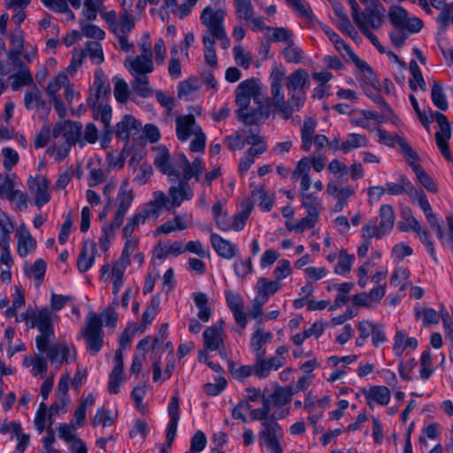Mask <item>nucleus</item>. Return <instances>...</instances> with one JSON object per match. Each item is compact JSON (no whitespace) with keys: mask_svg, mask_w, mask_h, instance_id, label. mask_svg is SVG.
Instances as JSON below:
<instances>
[{"mask_svg":"<svg viewBox=\"0 0 453 453\" xmlns=\"http://www.w3.org/2000/svg\"><path fill=\"white\" fill-rule=\"evenodd\" d=\"M271 96L267 104L261 102V88L257 79L242 81L236 88L235 114L238 120L246 126L256 125L267 119L274 109L284 119L291 118L300 111L306 101V93L311 84L308 72L298 68L285 77L283 71L275 67L270 73Z\"/></svg>","mask_w":453,"mask_h":453,"instance_id":"nucleus-1","label":"nucleus"},{"mask_svg":"<svg viewBox=\"0 0 453 453\" xmlns=\"http://www.w3.org/2000/svg\"><path fill=\"white\" fill-rule=\"evenodd\" d=\"M82 126L76 122L65 121L58 123L52 130L42 129L35 141L36 148H42L50 143L48 153L58 161L63 160L69 153L71 146L76 142L81 134Z\"/></svg>","mask_w":453,"mask_h":453,"instance_id":"nucleus-2","label":"nucleus"},{"mask_svg":"<svg viewBox=\"0 0 453 453\" xmlns=\"http://www.w3.org/2000/svg\"><path fill=\"white\" fill-rule=\"evenodd\" d=\"M93 89L96 90V98L89 97L88 100L91 101L90 107L94 119L100 120L103 124L101 145L103 148H107L113 133L111 127L112 111L109 104H104V101L110 96L111 88L110 85L106 84V76L101 68H98L95 73Z\"/></svg>","mask_w":453,"mask_h":453,"instance_id":"nucleus-3","label":"nucleus"},{"mask_svg":"<svg viewBox=\"0 0 453 453\" xmlns=\"http://www.w3.org/2000/svg\"><path fill=\"white\" fill-rule=\"evenodd\" d=\"M58 318L57 313L44 307L37 311L27 310L21 314L20 319L16 318V322L25 321L28 326L39 330L40 334L35 337V346L38 351L43 353L55 337L53 323Z\"/></svg>","mask_w":453,"mask_h":453,"instance_id":"nucleus-4","label":"nucleus"},{"mask_svg":"<svg viewBox=\"0 0 453 453\" xmlns=\"http://www.w3.org/2000/svg\"><path fill=\"white\" fill-rule=\"evenodd\" d=\"M417 116L427 130L429 129V123L434 120L438 123L440 131L436 132L434 134L436 145L445 159L451 162L452 156L448 143L451 138V128L448 118L439 111L434 113L431 110H429L427 113L420 111Z\"/></svg>","mask_w":453,"mask_h":453,"instance_id":"nucleus-5","label":"nucleus"},{"mask_svg":"<svg viewBox=\"0 0 453 453\" xmlns=\"http://www.w3.org/2000/svg\"><path fill=\"white\" fill-rule=\"evenodd\" d=\"M84 420V404L81 403L71 422L69 424H59L57 426L59 438L69 445L72 453H85V445L76 434V430L83 426Z\"/></svg>","mask_w":453,"mask_h":453,"instance_id":"nucleus-6","label":"nucleus"},{"mask_svg":"<svg viewBox=\"0 0 453 453\" xmlns=\"http://www.w3.org/2000/svg\"><path fill=\"white\" fill-rule=\"evenodd\" d=\"M86 342L87 349L92 354L96 355L104 346V333L103 330V321L101 316L96 312H89L86 326Z\"/></svg>","mask_w":453,"mask_h":453,"instance_id":"nucleus-7","label":"nucleus"},{"mask_svg":"<svg viewBox=\"0 0 453 453\" xmlns=\"http://www.w3.org/2000/svg\"><path fill=\"white\" fill-rule=\"evenodd\" d=\"M263 429L259 434L260 440L263 441L271 453H282V448L280 440L283 437L281 426L274 418H269L262 423Z\"/></svg>","mask_w":453,"mask_h":453,"instance_id":"nucleus-8","label":"nucleus"},{"mask_svg":"<svg viewBox=\"0 0 453 453\" xmlns=\"http://www.w3.org/2000/svg\"><path fill=\"white\" fill-rule=\"evenodd\" d=\"M317 127V120L311 117H306L301 128L302 149L309 151L311 148L312 142L319 150L329 143L328 138L324 134L314 135Z\"/></svg>","mask_w":453,"mask_h":453,"instance_id":"nucleus-9","label":"nucleus"},{"mask_svg":"<svg viewBox=\"0 0 453 453\" xmlns=\"http://www.w3.org/2000/svg\"><path fill=\"white\" fill-rule=\"evenodd\" d=\"M27 187L34 196V204L41 209L50 200V182L42 175L30 176L27 180Z\"/></svg>","mask_w":453,"mask_h":453,"instance_id":"nucleus-10","label":"nucleus"},{"mask_svg":"<svg viewBox=\"0 0 453 453\" xmlns=\"http://www.w3.org/2000/svg\"><path fill=\"white\" fill-rule=\"evenodd\" d=\"M224 324L223 319H219L203 331L205 350L214 351L224 347Z\"/></svg>","mask_w":453,"mask_h":453,"instance_id":"nucleus-11","label":"nucleus"},{"mask_svg":"<svg viewBox=\"0 0 453 453\" xmlns=\"http://www.w3.org/2000/svg\"><path fill=\"white\" fill-rule=\"evenodd\" d=\"M17 238V253L21 257H27L36 249V240L32 236L25 224H20L15 232Z\"/></svg>","mask_w":453,"mask_h":453,"instance_id":"nucleus-12","label":"nucleus"},{"mask_svg":"<svg viewBox=\"0 0 453 453\" xmlns=\"http://www.w3.org/2000/svg\"><path fill=\"white\" fill-rule=\"evenodd\" d=\"M334 44L338 51H345L346 55L353 61L367 80H369L372 84L374 82H378L372 68L366 62L361 60L341 37H339L337 42L335 41Z\"/></svg>","mask_w":453,"mask_h":453,"instance_id":"nucleus-13","label":"nucleus"},{"mask_svg":"<svg viewBox=\"0 0 453 453\" xmlns=\"http://www.w3.org/2000/svg\"><path fill=\"white\" fill-rule=\"evenodd\" d=\"M43 353L47 354V357L52 365L58 367L64 362H72L75 358V350L72 346L64 343H58L52 346L50 344L47 350Z\"/></svg>","mask_w":453,"mask_h":453,"instance_id":"nucleus-14","label":"nucleus"},{"mask_svg":"<svg viewBox=\"0 0 453 453\" xmlns=\"http://www.w3.org/2000/svg\"><path fill=\"white\" fill-rule=\"evenodd\" d=\"M365 12H362V20L369 24L373 29H379L385 17L386 9L378 0H372L365 4Z\"/></svg>","mask_w":453,"mask_h":453,"instance_id":"nucleus-15","label":"nucleus"},{"mask_svg":"<svg viewBox=\"0 0 453 453\" xmlns=\"http://www.w3.org/2000/svg\"><path fill=\"white\" fill-rule=\"evenodd\" d=\"M224 16L225 11L223 9L219 8L214 12L211 6H207L203 10L200 19L202 23L214 35L218 33L219 29H224Z\"/></svg>","mask_w":453,"mask_h":453,"instance_id":"nucleus-16","label":"nucleus"},{"mask_svg":"<svg viewBox=\"0 0 453 453\" xmlns=\"http://www.w3.org/2000/svg\"><path fill=\"white\" fill-rule=\"evenodd\" d=\"M168 415L170 420L167 426L165 444L166 447L170 448L175 439L178 422L180 419L179 399L176 395L172 396L170 400L168 405Z\"/></svg>","mask_w":453,"mask_h":453,"instance_id":"nucleus-17","label":"nucleus"},{"mask_svg":"<svg viewBox=\"0 0 453 453\" xmlns=\"http://www.w3.org/2000/svg\"><path fill=\"white\" fill-rule=\"evenodd\" d=\"M141 127L142 124L139 120L130 114H126L116 125L115 134L119 139L125 142L126 146H128L132 130L138 132Z\"/></svg>","mask_w":453,"mask_h":453,"instance_id":"nucleus-18","label":"nucleus"},{"mask_svg":"<svg viewBox=\"0 0 453 453\" xmlns=\"http://www.w3.org/2000/svg\"><path fill=\"white\" fill-rule=\"evenodd\" d=\"M125 66L133 76L146 75L154 70L152 59L140 56L134 58L128 57L125 61Z\"/></svg>","mask_w":453,"mask_h":453,"instance_id":"nucleus-19","label":"nucleus"},{"mask_svg":"<svg viewBox=\"0 0 453 453\" xmlns=\"http://www.w3.org/2000/svg\"><path fill=\"white\" fill-rule=\"evenodd\" d=\"M168 195L174 207H179L185 200H190L193 197V191L185 180H179L177 185H173L168 190Z\"/></svg>","mask_w":453,"mask_h":453,"instance_id":"nucleus-20","label":"nucleus"},{"mask_svg":"<svg viewBox=\"0 0 453 453\" xmlns=\"http://www.w3.org/2000/svg\"><path fill=\"white\" fill-rule=\"evenodd\" d=\"M210 239L212 248L219 257L231 259L236 256L237 248L231 242L222 238L218 234H211Z\"/></svg>","mask_w":453,"mask_h":453,"instance_id":"nucleus-21","label":"nucleus"},{"mask_svg":"<svg viewBox=\"0 0 453 453\" xmlns=\"http://www.w3.org/2000/svg\"><path fill=\"white\" fill-rule=\"evenodd\" d=\"M42 354L43 353L39 351L38 354H35L34 356H26L23 359L22 365L24 367L30 368L31 373L35 377L42 378L47 372V359Z\"/></svg>","mask_w":453,"mask_h":453,"instance_id":"nucleus-22","label":"nucleus"},{"mask_svg":"<svg viewBox=\"0 0 453 453\" xmlns=\"http://www.w3.org/2000/svg\"><path fill=\"white\" fill-rule=\"evenodd\" d=\"M176 135L181 141H187L192 133L195 134L196 119L192 114L180 115L176 118Z\"/></svg>","mask_w":453,"mask_h":453,"instance_id":"nucleus-23","label":"nucleus"},{"mask_svg":"<svg viewBox=\"0 0 453 453\" xmlns=\"http://www.w3.org/2000/svg\"><path fill=\"white\" fill-rule=\"evenodd\" d=\"M154 165L164 174L168 175L170 178L173 177L175 179H179L180 176V172L175 169L173 164L170 162V153L165 147L158 150V153L154 159Z\"/></svg>","mask_w":453,"mask_h":453,"instance_id":"nucleus-24","label":"nucleus"},{"mask_svg":"<svg viewBox=\"0 0 453 453\" xmlns=\"http://www.w3.org/2000/svg\"><path fill=\"white\" fill-rule=\"evenodd\" d=\"M157 215V210L153 207H145L138 213L130 218L123 228V234L125 238L132 236L134 229L141 224H143L150 216Z\"/></svg>","mask_w":453,"mask_h":453,"instance_id":"nucleus-25","label":"nucleus"},{"mask_svg":"<svg viewBox=\"0 0 453 453\" xmlns=\"http://www.w3.org/2000/svg\"><path fill=\"white\" fill-rule=\"evenodd\" d=\"M24 48V35L20 29L13 32L11 37V50L8 53V61L13 65H20L19 56Z\"/></svg>","mask_w":453,"mask_h":453,"instance_id":"nucleus-26","label":"nucleus"},{"mask_svg":"<svg viewBox=\"0 0 453 453\" xmlns=\"http://www.w3.org/2000/svg\"><path fill=\"white\" fill-rule=\"evenodd\" d=\"M46 268V262L42 258H38L33 264L25 266V275L33 280L36 287H39L44 280Z\"/></svg>","mask_w":453,"mask_h":453,"instance_id":"nucleus-27","label":"nucleus"},{"mask_svg":"<svg viewBox=\"0 0 453 453\" xmlns=\"http://www.w3.org/2000/svg\"><path fill=\"white\" fill-rule=\"evenodd\" d=\"M129 264H130L129 259H126L124 257H119L112 265V268H111V276H112V283H113L112 293L116 296L119 294V289L123 284L124 273Z\"/></svg>","mask_w":453,"mask_h":453,"instance_id":"nucleus-28","label":"nucleus"},{"mask_svg":"<svg viewBox=\"0 0 453 453\" xmlns=\"http://www.w3.org/2000/svg\"><path fill=\"white\" fill-rule=\"evenodd\" d=\"M367 404L372 408V402L387 405L390 400V391L386 386H372L366 393Z\"/></svg>","mask_w":453,"mask_h":453,"instance_id":"nucleus-29","label":"nucleus"},{"mask_svg":"<svg viewBox=\"0 0 453 453\" xmlns=\"http://www.w3.org/2000/svg\"><path fill=\"white\" fill-rule=\"evenodd\" d=\"M409 219L411 220V230L418 235L420 241L425 244L433 258L436 260L435 250L433 242L429 238V232L411 215V211H409Z\"/></svg>","mask_w":453,"mask_h":453,"instance_id":"nucleus-30","label":"nucleus"},{"mask_svg":"<svg viewBox=\"0 0 453 453\" xmlns=\"http://www.w3.org/2000/svg\"><path fill=\"white\" fill-rule=\"evenodd\" d=\"M409 219L411 220V230L418 235L420 241L425 244L433 258L436 260L435 250L433 242L429 238V232L411 215V211H409Z\"/></svg>","mask_w":453,"mask_h":453,"instance_id":"nucleus-31","label":"nucleus"},{"mask_svg":"<svg viewBox=\"0 0 453 453\" xmlns=\"http://www.w3.org/2000/svg\"><path fill=\"white\" fill-rule=\"evenodd\" d=\"M280 288V283L277 280H268L266 278H259L256 288L257 290V296L261 298V300H265L267 302L269 296L271 295L275 294Z\"/></svg>","mask_w":453,"mask_h":453,"instance_id":"nucleus-32","label":"nucleus"},{"mask_svg":"<svg viewBox=\"0 0 453 453\" xmlns=\"http://www.w3.org/2000/svg\"><path fill=\"white\" fill-rule=\"evenodd\" d=\"M296 391L293 387H278L271 394L270 397L275 406L282 407L291 402L293 395Z\"/></svg>","mask_w":453,"mask_h":453,"instance_id":"nucleus-33","label":"nucleus"},{"mask_svg":"<svg viewBox=\"0 0 453 453\" xmlns=\"http://www.w3.org/2000/svg\"><path fill=\"white\" fill-rule=\"evenodd\" d=\"M128 180L126 179L119 186L117 196L118 210L127 211L134 200L133 190L128 188Z\"/></svg>","mask_w":453,"mask_h":453,"instance_id":"nucleus-34","label":"nucleus"},{"mask_svg":"<svg viewBox=\"0 0 453 453\" xmlns=\"http://www.w3.org/2000/svg\"><path fill=\"white\" fill-rule=\"evenodd\" d=\"M131 86L134 92L142 98L150 97L153 94V91L149 85V78L147 75L134 76Z\"/></svg>","mask_w":453,"mask_h":453,"instance_id":"nucleus-35","label":"nucleus"},{"mask_svg":"<svg viewBox=\"0 0 453 453\" xmlns=\"http://www.w3.org/2000/svg\"><path fill=\"white\" fill-rule=\"evenodd\" d=\"M368 139L365 134H349L343 142L341 144V150L344 153H349L354 149L366 147Z\"/></svg>","mask_w":453,"mask_h":453,"instance_id":"nucleus-36","label":"nucleus"},{"mask_svg":"<svg viewBox=\"0 0 453 453\" xmlns=\"http://www.w3.org/2000/svg\"><path fill=\"white\" fill-rule=\"evenodd\" d=\"M68 83L69 80L67 75L64 72L59 73L53 80L50 81L46 88L47 95L50 98L58 97V91L62 88L65 89Z\"/></svg>","mask_w":453,"mask_h":453,"instance_id":"nucleus-37","label":"nucleus"},{"mask_svg":"<svg viewBox=\"0 0 453 453\" xmlns=\"http://www.w3.org/2000/svg\"><path fill=\"white\" fill-rule=\"evenodd\" d=\"M53 415H50V414L47 413L46 404L44 403H42L39 405V408L35 413V420H34L35 426L40 434L42 433L47 426L51 425V423H52L51 417Z\"/></svg>","mask_w":453,"mask_h":453,"instance_id":"nucleus-38","label":"nucleus"},{"mask_svg":"<svg viewBox=\"0 0 453 453\" xmlns=\"http://www.w3.org/2000/svg\"><path fill=\"white\" fill-rule=\"evenodd\" d=\"M380 226L387 234L389 232L395 223V212L391 205L384 204L380 209Z\"/></svg>","mask_w":453,"mask_h":453,"instance_id":"nucleus-39","label":"nucleus"},{"mask_svg":"<svg viewBox=\"0 0 453 453\" xmlns=\"http://www.w3.org/2000/svg\"><path fill=\"white\" fill-rule=\"evenodd\" d=\"M5 198L14 205L15 211H25L28 207V197L26 193L19 189H13L7 194Z\"/></svg>","mask_w":453,"mask_h":453,"instance_id":"nucleus-40","label":"nucleus"},{"mask_svg":"<svg viewBox=\"0 0 453 453\" xmlns=\"http://www.w3.org/2000/svg\"><path fill=\"white\" fill-rule=\"evenodd\" d=\"M234 13L239 19H250L254 14L251 0H234Z\"/></svg>","mask_w":453,"mask_h":453,"instance_id":"nucleus-41","label":"nucleus"},{"mask_svg":"<svg viewBox=\"0 0 453 453\" xmlns=\"http://www.w3.org/2000/svg\"><path fill=\"white\" fill-rule=\"evenodd\" d=\"M266 30L273 31V34L267 37L269 42H283L288 44L294 40L293 33L285 27H267Z\"/></svg>","mask_w":453,"mask_h":453,"instance_id":"nucleus-42","label":"nucleus"},{"mask_svg":"<svg viewBox=\"0 0 453 453\" xmlns=\"http://www.w3.org/2000/svg\"><path fill=\"white\" fill-rule=\"evenodd\" d=\"M388 18L394 27L403 29V27L408 18V13L404 8L398 5H393L389 9Z\"/></svg>","mask_w":453,"mask_h":453,"instance_id":"nucleus-43","label":"nucleus"},{"mask_svg":"<svg viewBox=\"0 0 453 453\" xmlns=\"http://www.w3.org/2000/svg\"><path fill=\"white\" fill-rule=\"evenodd\" d=\"M19 65V72L12 75V88L13 90H18L21 87L28 85L33 82V77L29 70L27 67L22 66L21 64Z\"/></svg>","mask_w":453,"mask_h":453,"instance_id":"nucleus-44","label":"nucleus"},{"mask_svg":"<svg viewBox=\"0 0 453 453\" xmlns=\"http://www.w3.org/2000/svg\"><path fill=\"white\" fill-rule=\"evenodd\" d=\"M410 72L413 77V80H410L409 85L411 90L416 91L418 86L422 89L426 90V81L423 78L422 73L420 71L419 66L418 65L415 60H411L410 62Z\"/></svg>","mask_w":453,"mask_h":453,"instance_id":"nucleus-45","label":"nucleus"},{"mask_svg":"<svg viewBox=\"0 0 453 453\" xmlns=\"http://www.w3.org/2000/svg\"><path fill=\"white\" fill-rule=\"evenodd\" d=\"M413 172L415 173L419 183L429 192L436 193L437 187L433 178L424 170L421 165H413Z\"/></svg>","mask_w":453,"mask_h":453,"instance_id":"nucleus-46","label":"nucleus"},{"mask_svg":"<svg viewBox=\"0 0 453 453\" xmlns=\"http://www.w3.org/2000/svg\"><path fill=\"white\" fill-rule=\"evenodd\" d=\"M302 205L306 209L307 213L310 214V216H316L319 218L320 202L317 196L310 193L303 192Z\"/></svg>","mask_w":453,"mask_h":453,"instance_id":"nucleus-47","label":"nucleus"},{"mask_svg":"<svg viewBox=\"0 0 453 453\" xmlns=\"http://www.w3.org/2000/svg\"><path fill=\"white\" fill-rule=\"evenodd\" d=\"M282 55L288 63L299 64L303 59V51L295 45L294 40L283 49Z\"/></svg>","mask_w":453,"mask_h":453,"instance_id":"nucleus-48","label":"nucleus"},{"mask_svg":"<svg viewBox=\"0 0 453 453\" xmlns=\"http://www.w3.org/2000/svg\"><path fill=\"white\" fill-rule=\"evenodd\" d=\"M114 96L120 104H126L129 97V88L127 83L121 78L114 77Z\"/></svg>","mask_w":453,"mask_h":453,"instance_id":"nucleus-49","label":"nucleus"},{"mask_svg":"<svg viewBox=\"0 0 453 453\" xmlns=\"http://www.w3.org/2000/svg\"><path fill=\"white\" fill-rule=\"evenodd\" d=\"M431 99L434 104L441 111H446L449 107L448 101L443 93L442 86L434 82L431 89Z\"/></svg>","mask_w":453,"mask_h":453,"instance_id":"nucleus-50","label":"nucleus"},{"mask_svg":"<svg viewBox=\"0 0 453 453\" xmlns=\"http://www.w3.org/2000/svg\"><path fill=\"white\" fill-rule=\"evenodd\" d=\"M24 305H25V296L21 290L16 289L12 306L7 308L4 311L5 317L8 319H12V318L20 319L21 314L19 316H18L17 311L19 309H20L21 307H23Z\"/></svg>","mask_w":453,"mask_h":453,"instance_id":"nucleus-51","label":"nucleus"},{"mask_svg":"<svg viewBox=\"0 0 453 453\" xmlns=\"http://www.w3.org/2000/svg\"><path fill=\"white\" fill-rule=\"evenodd\" d=\"M353 260V255H349L345 250H342L339 253L338 264L334 266V273L337 274H346L349 273Z\"/></svg>","mask_w":453,"mask_h":453,"instance_id":"nucleus-52","label":"nucleus"},{"mask_svg":"<svg viewBox=\"0 0 453 453\" xmlns=\"http://www.w3.org/2000/svg\"><path fill=\"white\" fill-rule=\"evenodd\" d=\"M251 195L255 200L259 201V206L263 211H269L272 209L273 201L267 196L264 186L256 188L252 190Z\"/></svg>","mask_w":453,"mask_h":453,"instance_id":"nucleus-53","label":"nucleus"},{"mask_svg":"<svg viewBox=\"0 0 453 453\" xmlns=\"http://www.w3.org/2000/svg\"><path fill=\"white\" fill-rule=\"evenodd\" d=\"M228 370L232 376L238 380H242L251 374H254L253 365H241L235 367V363L233 361L228 362Z\"/></svg>","mask_w":453,"mask_h":453,"instance_id":"nucleus-54","label":"nucleus"},{"mask_svg":"<svg viewBox=\"0 0 453 453\" xmlns=\"http://www.w3.org/2000/svg\"><path fill=\"white\" fill-rule=\"evenodd\" d=\"M87 57H89L97 65L102 64L104 57L101 43L98 42H87Z\"/></svg>","mask_w":453,"mask_h":453,"instance_id":"nucleus-55","label":"nucleus"},{"mask_svg":"<svg viewBox=\"0 0 453 453\" xmlns=\"http://www.w3.org/2000/svg\"><path fill=\"white\" fill-rule=\"evenodd\" d=\"M434 372L430 350H425L421 354L419 376L426 380Z\"/></svg>","mask_w":453,"mask_h":453,"instance_id":"nucleus-56","label":"nucleus"},{"mask_svg":"<svg viewBox=\"0 0 453 453\" xmlns=\"http://www.w3.org/2000/svg\"><path fill=\"white\" fill-rule=\"evenodd\" d=\"M3 166L6 171H11L19 162V157L18 152L10 148L4 147L2 149Z\"/></svg>","mask_w":453,"mask_h":453,"instance_id":"nucleus-57","label":"nucleus"},{"mask_svg":"<svg viewBox=\"0 0 453 453\" xmlns=\"http://www.w3.org/2000/svg\"><path fill=\"white\" fill-rule=\"evenodd\" d=\"M415 317L419 319L423 317V326H427L439 322L437 312L432 308H424L422 311L418 307H415Z\"/></svg>","mask_w":453,"mask_h":453,"instance_id":"nucleus-58","label":"nucleus"},{"mask_svg":"<svg viewBox=\"0 0 453 453\" xmlns=\"http://www.w3.org/2000/svg\"><path fill=\"white\" fill-rule=\"evenodd\" d=\"M124 380V371L112 369L109 375L108 391L110 394L116 395L119 392V387Z\"/></svg>","mask_w":453,"mask_h":453,"instance_id":"nucleus-59","label":"nucleus"},{"mask_svg":"<svg viewBox=\"0 0 453 453\" xmlns=\"http://www.w3.org/2000/svg\"><path fill=\"white\" fill-rule=\"evenodd\" d=\"M42 103L41 94L37 88L32 90H27L24 96V104L27 110H34L37 108Z\"/></svg>","mask_w":453,"mask_h":453,"instance_id":"nucleus-60","label":"nucleus"},{"mask_svg":"<svg viewBox=\"0 0 453 453\" xmlns=\"http://www.w3.org/2000/svg\"><path fill=\"white\" fill-rule=\"evenodd\" d=\"M114 423L113 418L111 416L109 410L101 408L98 409L95 417L92 419L93 426L102 425L103 426H110Z\"/></svg>","mask_w":453,"mask_h":453,"instance_id":"nucleus-61","label":"nucleus"},{"mask_svg":"<svg viewBox=\"0 0 453 453\" xmlns=\"http://www.w3.org/2000/svg\"><path fill=\"white\" fill-rule=\"evenodd\" d=\"M206 137L200 127L195 128V138L191 141L189 150L192 152L203 151L205 149Z\"/></svg>","mask_w":453,"mask_h":453,"instance_id":"nucleus-62","label":"nucleus"},{"mask_svg":"<svg viewBox=\"0 0 453 453\" xmlns=\"http://www.w3.org/2000/svg\"><path fill=\"white\" fill-rule=\"evenodd\" d=\"M16 183V176L15 175H4L0 173V196H6L7 194L12 192Z\"/></svg>","mask_w":453,"mask_h":453,"instance_id":"nucleus-63","label":"nucleus"},{"mask_svg":"<svg viewBox=\"0 0 453 453\" xmlns=\"http://www.w3.org/2000/svg\"><path fill=\"white\" fill-rule=\"evenodd\" d=\"M452 14L453 3H449L448 4L444 5V7L441 9V13L437 16L436 20L438 23L441 24V30L442 32L448 28Z\"/></svg>","mask_w":453,"mask_h":453,"instance_id":"nucleus-64","label":"nucleus"}]
</instances>
